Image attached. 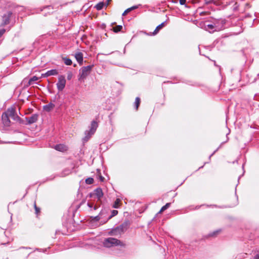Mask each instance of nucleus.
I'll list each match as a JSON object with an SVG mask.
<instances>
[{
	"label": "nucleus",
	"mask_w": 259,
	"mask_h": 259,
	"mask_svg": "<svg viewBox=\"0 0 259 259\" xmlns=\"http://www.w3.org/2000/svg\"><path fill=\"white\" fill-rule=\"evenodd\" d=\"M94 64H90L85 66H83L79 70L78 75V80L80 82L84 81L87 77L92 72V69L94 67Z\"/></svg>",
	"instance_id": "obj_3"
},
{
	"label": "nucleus",
	"mask_w": 259,
	"mask_h": 259,
	"mask_svg": "<svg viewBox=\"0 0 259 259\" xmlns=\"http://www.w3.org/2000/svg\"><path fill=\"white\" fill-rule=\"evenodd\" d=\"M109 210V208L102 207V208L101 209V211L99 213L100 217H101V219L104 218L108 214Z\"/></svg>",
	"instance_id": "obj_21"
},
{
	"label": "nucleus",
	"mask_w": 259,
	"mask_h": 259,
	"mask_svg": "<svg viewBox=\"0 0 259 259\" xmlns=\"http://www.w3.org/2000/svg\"><path fill=\"white\" fill-rule=\"evenodd\" d=\"M131 222L129 220L126 219L120 225L114 226L110 229H108L107 235L109 236H118L124 233L126 230L130 227Z\"/></svg>",
	"instance_id": "obj_1"
},
{
	"label": "nucleus",
	"mask_w": 259,
	"mask_h": 259,
	"mask_svg": "<svg viewBox=\"0 0 259 259\" xmlns=\"http://www.w3.org/2000/svg\"><path fill=\"white\" fill-rule=\"evenodd\" d=\"M87 199L86 197L83 198L81 200V201L79 202L80 205H82L83 204H84L86 202Z\"/></svg>",
	"instance_id": "obj_47"
},
{
	"label": "nucleus",
	"mask_w": 259,
	"mask_h": 259,
	"mask_svg": "<svg viewBox=\"0 0 259 259\" xmlns=\"http://www.w3.org/2000/svg\"><path fill=\"white\" fill-rule=\"evenodd\" d=\"M88 130H87L84 132L85 136L82 139V144L81 146H84V143L87 142L91 138L92 136L94 134H92L91 133L88 132Z\"/></svg>",
	"instance_id": "obj_19"
},
{
	"label": "nucleus",
	"mask_w": 259,
	"mask_h": 259,
	"mask_svg": "<svg viewBox=\"0 0 259 259\" xmlns=\"http://www.w3.org/2000/svg\"><path fill=\"white\" fill-rule=\"evenodd\" d=\"M104 7H105V4L104 2H100L95 5L94 8H96L97 10L100 11L104 8Z\"/></svg>",
	"instance_id": "obj_27"
},
{
	"label": "nucleus",
	"mask_w": 259,
	"mask_h": 259,
	"mask_svg": "<svg viewBox=\"0 0 259 259\" xmlns=\"http://www.w3.org/2000/svg\"><path fill=\"white\" fill-rule=\"evenodd\" d=\"M211 61H212V60H211ZM213 62H214V65H215L216 67H217L218 68V69H219V71H220V70H221V67H220V66H217V65H215V61H213Z\"/></svg>",
	"instance_id": "obj_59"
},
{
	"label": "nucleus",
	"mask_w": 259,
	"mask_h": 259,
	"mask_svg": "<svg viewBox=\"0 0 259 259\" xmlns=\"http://www.w3.org/2000/svg\"><path fill=\"white\" fill-rule=\"evenodd\" d=\"M54 149L59 152H64L67 150L66 147L62 144H56L54 147Z\"/></svg>",
	"instance_id": "obj_23"
},
{
	"label": "nucleus",
	"mask_w": 259,
	"mask_h": 259,
	"mask_svg": "<svg viewBox=\"0 0 259 259\" xmlns=\"http://www.w3.org/2000/svg\"><path fill=\"white\" fill-rule=\"evenodd\" d=\"M141 102V98L139 97H137L134 103V107L135 109L137 111Z\"/></svg>",
	"instance_id": "obj_25"
},
{
	"label": "nucleus",
	"mask_w": 259,
	"mask_h": 259,
	"mask_svg": "<svg viewBox=\"0 0 259 259\" xmlns=\"http://www.w3.org/2000/svg\"><path fill=\"white\" fill-rule=\"evenodd\" d=\"M18 122L20 124H24V125H25V123H26V121H25V120L24 119L22 118L21 117L20 118V119H19Z\"/></svg>",
	"instance_id": "obj_42"
},
{
	"label": "nucleus",
	"mask_w": 259,
	"mask_h": 259,
	"mask_svg": "<svg viewBox=\"0 0 259 259\" xmlns=\"http://www.w3.org/2000/svg\"><path fill=\"white\" fill-rule=\"evenodd\" d=\"M82 148H80V150H79V154H84V150L83 149V147L82 146H81Z\"/></svg>",
	"instance_id": "obj_52"
},
{
	"label": "nucleus",
	"mask_w": 259,
	"mask_h": 259,
	"mask_svg": "<svg viewBox=\"0 0 259 259\" xmlns=\"http://www.w3.org/2000/svg\"><path fill=\"white\" fill-rule=\"evenodd\" d=\"M20 116H17V117H16V118L14 120H15V121H17L18 122L19 119H20Z\"/></svg>",
	"instance_id": "obj_58"
},
{
	"label": "nucleus",
	"mask_w": 259,
	"mask_h": 259,
	"mask_svg": "<svg viewBox=\"0 0 259 259\" xmlns=\"http://www.w3.org/2000/svg\"><path fill=\"white\" fill-rule=\"evenodd\" d=\"M100 27L102 29L106 30V29H106V24H105V23H102V24L100 25Z\"/></svg>",
	"instance_id": "obj_46"
},
{
	"label": "nucleus",
	"mask_w": 259,
	"mask_h": 259,
	"mask_svg": "<svg viewBox=\"0 0 259 259\" xmlns=\"http://www.w3.org/2000/svg\"><path fill=\"white\" fill-rule=\"evenodd\" d=\"M167 22V20H165V21L162 22L161 24L157 25L154 30L152 32L151 35H153V36L156 35L157 34L160 30H161L166 25Z\"/></svg>",
	"instance_id": "obj_15"
},
{
	"label": "nucleus",
	"mask_w": 259,
	"mask_h": 259,
	"mask_svg": "<svg viewBox=\"0 0 259 259\" xmlns=\"http://www.w3.org/2000/svg\"><path fill=\"white\" fill-rule=\"evenodd\" d=\"M82 188L81 187V186H80L78 190V194L77 195V198L79 199L80 198H81L83 197V194L82 193H81L80 192V191H81V189H82Z\"/></svg>",
	"instance_id": "obj_37"
},
{
	"label": "nucleus",
	"mask_w": 259,
	"mask_h": 259,
	"mask_svg": "<svg viewBox=\"0 0 259 259\" xmlns=\"http://www.w3.org/2000/svg\"><path fill=\"white\" fill-rule=\"evenodd\" d=\"M61 98V95L60 94V92L58 91L57 93L55 95V96L52 99L51 102L53 103L56 102L57 101H58Z\"/></svg>",
	"instance_id": "obj_31"
},
{
	"label": "nucleus",
	"mask_w": 259,
	"mask_h": 259,
	"mask_svg": "<svg viewBox=\"0 0 259 259\" xmlns=\"http://www.w3.org/2000/svg\"><path fill=\"white\" fill-rule=\"evenodd\" d=\"M87 199L89 197L90 198L93 199L94 198H96L94 191L89 193L85 197Z\"/></svg>",
	"instance_id": "obj_38"
},
{
	"label": "nucleus",
	"mask_w": 259,
	"mask_h": 259,
	"mask_svg": "<svg viewBox=\"0 0 259 259\" xmlns=\"http://www.w3.org/2000/svg\"><path fill=\"white\" fill-rule=\"evenodd\" d=\"M96 178L101 182H103L105 180V178L102 175L101 170L100 168L97 169Z\"/></svg>",
	"instance_id": "obj_26"
},
{
	"label": "nucleus",
	"mask_w": 259,
	"mask_h": 259,
	"mask_svg": "<svg viewBox=\"0 0 259 259\" xmlns=\"http://www.w3.org/2000/svg\"><path fill=\"white\" fill-rule=\"evenodd\" d=\"M123 27L121 25H118L115 27L111 29L114 33H117L119 32H121Z\"/></svg>",
	"instance_id": "obj_30"
},
{
	"label": "nucleus",
	"mask_w": 259,
	"mask_h": 259,
	"mask_svg": "<svg viewBox=\"0 0 259 259\" xmlns=\"http://www.w3.org/2000/svg\"><path fill=\"white\" fill-rule=\"evenodd\" d=\"M225 23L223 20H217L211 18V32L218 31L224 29Z\"/></svg>",
	"instance_id": "obj_4"
},
{
	"label": "nucleus",
	"mask_w": 259,
	"mask_h": 259,
	"mask_svg": "<svg viewBox=\"0 0 259 259\" xmlns=\"http://www.w3.org/2000/svg\"><path fill=\"white\" fill-rule=\"evenodd\" d=\"M38 116L39 115L38 113H34L32 114L30 117H25V125H31L36 122L38 120Z\"/></svg>",
	"instance_id": "obj_10"
},
{
	"label": "nucleus",
	"mask_w": 259,
	"mask_h": 259,
	"mask_svg": "<svg viewBox=\"0 0 259 259\" xmlns=\"http://www.w3.org/2000/svg\"><path fill=\"white\" fill-rule=\"evenodd\" d=\"M62 60L66 65L70 66L72 64L71 59L68 57H62Z\"/></svg>",
	"instance_id": "obj_28"
},
{
	"label": "nucleus",
	"mask_w": 259,
	"mask_h": 259,
	"mask_svg": "<svg viewBox=\"0 0 259 259\" xmlns=\"http://www.w3.org/2000/svg\"><path fill=\"white\" fill-rule=\"evenodd\" d=\"M66 80L64 75H60L58 77V81L56 83L57 88L59 92H62L65 88Z\"/></svg>",
	"instance_id": "obj_6"
},
{
	"label": "nucleus",
	"mask_w": 259,
	"mask_h": 259,
	"mask_svg": "<svg viewBox=\"0 0 259 259\" xmlns=\"http://www.w3.org/2000/svg\"><path fill=\"white\" fill-rule=\"evenodd\" d=\"M103 246L106 248H110L114 246H121L124 247L125 244L120 240L113 238L108 237L105 238L103 242Z\"/></svg>",
	"instance_id": "obj_2"
},
{
	"label": "nucleus",
	"mask_w": 259,
	"mask_h": 259,
	"mask_svg": "<svg viewBox=\"0 0 259 259\" xmlns=\"http://www.w3.org/2000/svg\"><path fill=\"white\" fill-rule=\"evenodd\" d=\"M10 117V116H9V113L7 109L2 113L1 117L2 122L4 126L9 127L12 124H13V123L11 122Z\"/></svg>",
	"instance_id": "obj_7"
},
{
	"label": "nucleus",
	"mask_w": 259,
	"mask_h": 259,
	"mask_svg": "<svg viewBox=\"0 0 259 259\" xmlns=\"http://www.w3.org/2000/svg\"><path fill=\"white\" fill-rule=\"evenodd\" d=\"M99 115L96 116V119H93L91 123L90 126V130L88 132L91 133L92 134H94L99 126V122L96 120Z\"/></svg>",
	"instance_id": "obj_11"
},
{
	"label": "nucleus",
	"mask_w": 259,
	"mask_h": 259,
	"mask_svg": "<svg viewBox=\"0 0 259 259\" xmlns=\"http://www.w3.org/2000/svg\"><path fill=\"white\" fill-rule=\"evenodd\" d=\"M59 74V71L57 69H52L48 70L45 73H41V76L39 77L41 78H46L50 76H55Z\"/></svg>",
	"instance_id": "obj_12"
},
{
	"label": "nucleus",
	"mask_w": 259,
	"mask_h": 259,
	"mask_svg": "<svg viewBox=\"0 0 259 259\" xmlns=\"http://www.w3.org/2000/svg\"><path fill=\"white\" fill-rule=\"evenodd\" d=\"M198 26L210 33V21L208 20L201 21L198 23Z\"/></svg>",
	"instance_id": "obj_8"
},
{
	"label": "nucleus",
	"mask_w": 259,
	"mask_h": 259,
	"mask_svg": "<svg viewBox=\"0 0 259 259\" xmlns=\"http://www.w3.org/2000/svg\"><path fill=\"white\" fill-rule=\"evenodd\" d=\"M210 237V232L208 233L207 235L203 236L202 240H205Z\"/></svg>",
	"instance_id": "obj_44"
},
{
	"label": "nucleus",
	"mask_w": 259,
	"mask_h": 259,
	"mask_svg": "<svg viewBox=\"0 0 259 259\" xmlns=\"http://www.w3.org/2000/svg\"><path fill=\"white\" fill-rule=\"evenodd\" d=\"M118 213V211L117 210L113 209L111 210V215L113 216V217L117 215Z\"/></svg>",
	"instance_id": "obj_40"
},
{
	"label": "nucleus",
	"mask_w": 259,
	"mask_h": 259,
	"mask_svg": "<svg viewBox=\"0 0 259 259\" xmlns=\"http://www.w3.org/2000/svg\"><path fill=\"white\" fill-rule=\"evenodd\" d=\"M205 4L208 5L210 4V0H205Z\"/></svg>",
	"instance_id": "obj_61"
},
{
	"label": "nucleus",
	"mask_w": 259,
	"mask_h": 259,
	"mask_svg": "<svg viewBox=\"0 0 259 259\" xmlns=\"http://www.w3.org/2000/svg\"><path fill=\"white\" fill-rule=\"evenodd\" d=\"M55 107V104L52 102H50L48 104L44 105L42 106V110L46 112H50L54 109Z\"/></svg>",
	"instance_id": "obj_17"
},
{
	"label": "nucleus",
	"mask_w": 259,
	"mask_h": 259,
	"mask_svg": "<svg viewBox=\"0 0 259 259\" xmlns=\"http://www.w3.org/2000/svg\"><path fill=\"white\" fill-rule=\"evenodd\" d=\"M81 206V205H80V204H79V203L78 204H77V205H76V209H79V208L80 207V206Z\"/></svg>",
	"instance_id": "obj_63"
},
{
	"label": "nucleus",
	"mask_w": 259,
	"mask_h": 259,
	"mask_svg": "<svg viewBox=\"0 0 259 259\" xmlns=\"http://www.w3.org/2000/svg\"><path fill=\"white\" fill-rule=\"evenodd\" d=\"M186 0H179V3L181 5H185L186 8H188V6L186 4Z\"/></svg>",
	"instance_id": "obj_43"
},
{
	"label": "nucleus",
	"mask_w": 259,
	"mask_h": 259,
	"mask_svg": "<svg viewBox=\"0 0 259 259\" xmlns=\"http://www.w3.org/2000/svg\"><path fill=\"white\" fill-rule=\"evenodd\" d=\"M28 188L27 189V190H26V192L25 194L23 195V196L22 197V199H22L23 198H24L25 197V196L27 195V193H28Z\"/></svg>",
	"instance_id": "obj_62"
},
{
	"label": "nucleus",
	"mask_w": 259,
	"mask_h": 259,
	"mask_svg": "<svg viewBox=\"0 0 259 259\" xmlns=\"http://www.w3.org/2000/svg\"><path fill=\"white\" fill-rule=\"evenodd\" d=\"M163 211H160V210L156 214L155 216L153 218V219H152V221H153L155 218L159 214H160L161 212H162Z\"/></svg>",
	"instance_id": "obj_54"
},
{
	"label": "nucleus",
	"mask_w": 259,
	"mask_h": 259,
	"mask_svg": "<svg viewBox=\"0 0 259 259\" xmlns=\"http://www.w3.org/2000/svg\"><path fill=\"white\" fill-rule=\"evenodd\" d=\"M56 176L57 175H52L50 177H47L45 181H43L41 182V184L44 183L45 182H46L47 181L53 180L56 178Z\"/></svg>",
	"instance_id": "obj_36"
},
{
	"label": "nucleus",
	"mask_w": 259,
	"mask_h": 259,
	"mask_svg": "<svg viewBox=\"0 0 259 259\" xmlns=\"http://www.w3.org/2000/svg\"><path fill=\"white\" fill-rule=\"evenodd\" d=\"M44 9H47L48 10H50L51 9H53L51 5H48L45 6Z\"/></svg>",
	"instance_id": "obj_53"
},
{
	"label": "nucleus",
	"mask_w": 259,
	"mask_h": 259,
	"mask_svg": "<svg viewBox=\"0 0 259 259\" xmlns=\"http://www.w3.org/2000/svg\"><path fill=\"white\" fill-rule=\"evenodd\" d=\"M34 208L35 210V213L37 215H38L40 213L41 209H40V207H39L38 206H37L35 202H34Z\"/></svg>",
	"instance_id": "obj_34"
},
{
	"label": "nucleus",
	"mask_w": 259,
	"mask_h": 259,
	"mask_svg": "<svg viewBox=\"0 0 259 259\" xmlns=\"http://www.w3.org/2000/svg\"><path fill=\"white\" fill-rule=\"evenodd\" d=\"M13 15V13L9 11H8L7 14H5L3 16V24L4 25H7L10 23V18Z\"/></svg>",
	"instance_id": "obj_18"
},
{
	"label": "nucleus",
	"mask_w": 259,
	"mask_h": 259,
	"mask_svg": "<svg viewBox=\"0 0 259 259\" xmlns=\"http://www.w3.org/2000/svg\"><path fill=\"white\" fill-rule=\"evenodd\" d=\"M207 163H208V162H205L203 165L200 166V167H199V168H198L196 171H198V170H199V169H200L202 168L203 167L204 165L205 164Z\"/></svg>",
	"instance_id": "obj_57"
},
{
	"label": "nucleus",
	"mask_w": 259,
	"mask_h": 259,
	"mask_svg": "<svg viewBox=\"0 0 259 259\" xmlns=\"http://www.w3.org/2000/svg\"><path fill=\"white\" fill-rule=\"evenodd\" d=\"M94 182V179L93 178L90 177H88L87 179H85V183L86 184L88 185H91L93 184Z\"/></svg>",
	"instance_id": "obj_32"
},
{
	"label": "nucleus",
	"mask_w": 259,
	"mask_h": 259,
	"mask_svg": "<svg viewBox=\"0 0 259 259\" xmlns=\"http://www.w3.org/2000/svg\"><path fill=\"white\" fill-rule=\"evenodd\" d=\"M6 32V29L5 28L0 29V37L4 34Z\"/></svg>",
	"instance_id": "obj_48"
},
{
	"label": "nucleus",
	"mask_w": 259,
	"mask_h": 259,
	"mask_svg": "<svg viewBox=\"0 0 259 259\" xmlns=\"http://www.w3.org/2000/svg\"><path fill=\"white\" fill-rule=\"evenodd\" d=\"M7 110L9 113V116H10V117H11L13 120H14L16 117H17V116H18L17 113L16 108L14 106V105L9 107Z\"/></svg>",
	"instance_id": "obj_13"
},
{
	"label": "nucleus",
	"mask_w": 259,
	"mask_h": 259,
	"mask_svg": "<svg viewBox=\"0 0 259 259\" xmlns=\"http://www.w3.org/2000/svg\"><path fill=\"white\" fill-rule=\"evenodd\" d=\"M219 232H220V231H214L213 232L211 233V237L216 236V235L218 234V233Z\"/></svg>",
	"instance_id": "obj_50"
},
{
	"label": "nucleus",
	"mask_w": 259,
	"mask_h": 259,
	"mask_svg": "<svg viewBox=\"0 0 259 259\" xmlns=\"http://www.w3.org/2000/svg\"><path fill=\"white\" fill-rule=\"evenodd\" d=\"M253 259H259V252L254 256Z\"/></svg>",
	"instance_id": "obj_56"
},
{
	"label": "nucleus",
	"mask_w": 259,
	"mask_h": 259,
	"mask_svg": "<svg viewBox=\"0 0 259 259\" xmlns=\"http://www.w3.org/2000/svg\"><path fill=\"white\" fill-rule=\"evenodd\" d=\"M141 32H143L144 34H145L146 35H149V36H153V35H151L152 32L148 33L146 31H142Z\"/></svg>",
	"instance_id": "obj_51"
},
{
	"label": "nucleus",
	"mask_w": 259,
	"mask_h": 259,
	"mask_svg": "<svg viewBox=\"0 0 259 259\" xmlns=\"http://www.w3.org/2000/svg\"><path fill=\"white\" fill-rule=\"evenodd\" d=\"M203 47L205 49H209L210 48V45H208V46H204Z\"/></svg>",
	"instance_id": "obj_60"
},
{
	"label": "nucleus",
	"mask_w": 259,
	"mask_h": 259,
	"mask_svg": "<svg viewBox=\"0 0 259 259\" xmlns=\"http://www.w3.org/2000/svg\"><path fill=\"white\" fill-rule=\"evenodd\" d=\"M47 89L48 92L50 94H54L55 93V91L54 90H53L50 88V87L49 85L47 87Z\"/></svg>",
	"instance_id": "obj_45"
},
{
	"label": "nucleus",
	"mask_w": 259,
	"mask_h": 259,
	"mask_svg": "<svg viewBox=\"0 0 259 259\" xmlns=\"http://www.w3.org/2000/svg\"><path fill=\"white\" fill-rule=\"evenodd\" d=\"M198 49H199V52L200 55L203 56L205 57L206 58H208L209 60H210V58H209V57L206 56L205 54L202 53V52L200 49V45L198 46Z\"/></svg>",
	"instance_id": "obj_39"
},
{
	"label": "nucleus",
	"mask_w": 259,
	"mask_h": 259,
	"mask_svg": "<svg viewBox=\"0 0 259 259\" xmlns=\"http://www.w3.org/2000/svg\"><path fill=\"white\" fill-rule=\"evenodd\" d=\"M113 218V216H112L111 214L107 218V219L105 220V222H103V224H106L107 223L108 221H109L110 219H111Z\"/></svg>",
	"instance_id": "obj_49"
},
{
	"label": "nucleus",
	"mask_w": 259,
	"mask_h": 259,
	"mask_svg": "<svg viewBox=\"0 0 259 259\" xmlns=\"http://www.w3.org/2000/svg\"><path fill=\"white\" fill-rule=\"evenodd\" d=\"M91 218L93 222H97L101 219L99 214L96 216H92Z\"/></svg>",
	"instance_id": "obj_35"
},
{
	"label": "nucleus",
	"mask_w": 259,
	"mask_h": 259,
	"mask_svg": "<svg viewBox=\"0 0 259 259\" xmlns=\"http://www.w3.org/2000/svg\"><path fill=\"white\" fill-rule=\"evenodd\" d=\"M72 76H73V74H72V73L71 72H68L67 73V79L68 80H71V78H72Z\"/></svg>",
	"instance_id": "obj_41"
},
{
	"label": "nucleus",
	"mask_w": 259,
	"mask_h": 259,
	"mask_svg": "<svg viewBox=\"0 0 259 259\" xmlns=\"http://www.w3.org/2000/svg\"><path fill=\"white\" fill-rule=\"evenodd\" d=\"M74 57L78 63V64L81 66L83 64V54L81 52H77L74 54Z\"/></svg>",
	"instance_id": "obj_14"
},
{
	"label": "nucleus",
	"mask_w": 259,
	"mask_h": 259,
	"mask_svg": "<svg viewBox=\"0 0 259 259\" xmlns=\"http://www.w3.org/2000/svg\"><path fill=\"white\" fill-rule=\"evenodd\" d=\"M94 193L96 198L97 200H99L103 196L104 193L103 190L101 187H97L94 190Z\"/></svg>",
	"instance_id": "obj_16"
},
{
	"label": "nucleus",
	"mask_w": 259,
	"mask_h": 259,
	"mask_svg": "<svg viewBox=\"0 0 259 259\" xmlns=\"http://www.w3.org/2000/svg\"><path fill=\"white\" fill-rule=\"evenodd\" d=\"M171 205V202H167L165 205L162 206L160 209V211H164L168 209Z\"/></svg>",
	"instance_id": "obj_33"
},
{
	"label": "nucleus",
	"mask_w": 259,
	"mask_h": 259,
	"mask_svg": "<svg viewBox=\"0 0 259 259\" xmlns=\"http://www.w3.org/2000/svg\"><path fill=\"white\" fill-rule=\"evenodd\" d=\"M41 250V248H35V250H37V251H40Z\"/></svg>",
	"instance_id": "obj_64"
},
{
	"label": "nucleus",
	"mask_w": 259,
	"mask_h": 259,
	"mask_svg": "<svg viewBox=\"0 0 259 259\" xmlns=\"http://www.w3.org/2000/svg\"><path fill=\"white\" fill-rule=\"evenodd\" d=\"M39 79H40V77H37L36 75H34L32 77H30V78H27L26 77L24 78L23 79L21 83L22 84H24L23 89H25L28 88L30 85L33 83H35L41 87H44L43 85L41 84L39 82H35L39 80Z\"/></svg>",
	"instance_id": "obj_5"
},
{
	"label": "nucleus",
	"mask_w": 259,
	"mask_h": 259,
	"mask_svg": "<svg viewBox=\"0 0 259 259\" xmlns=\"http://www.w3.org/2000/svg\"><path fill=\"white\" fill-rule=\"evenodd\" d=\"M142 7V5L141 4H138V5H134L127 9H126L124 12L123 13H122V16H124L126 14H127L128 13H129L130 12H131V11H133V10H136L137 9H138L140 7Z\"/></svg>",
	"instance_id": "obj_20"
},
{
	"label": "nucleus",
	"mask_w": 259,
	"mask_h": 259,
	"mask_svg": "<svg viewBox=\"0 0 259 259\" xmlns=\"http://www.w3.org/2000/svg\"><path fill=\"white\" fill-rule=\"evenodd\" d=\"M98 200L96 201L95 200L91 199V200H89L87 202V206L90 208V211H93L94 210H96L100 207V204L98 202Z\"/></svg>",
	"instance_id": "obj_9"
},
{
	"label": "nucleus",
	"mask_w": 259,
	"mask_h": 259,
	"mask_svg": "<svg viewBox=\"0 0 259 259\" xmlns=\"http://www.w3.org/2000/svg\"><path fill=\"white\" fill-rule=\"evenodd\" d=\"M121 201V199L119 198H116L113 203L112 204V207L113 208H119L120 206L119 205V203Z\"/></svg>",
	"instance_id": "obj_29"
},
{
	"label": "nucleus",
	"mask_w": 259,
	"mask_h": 259,
	"mask_svg": "<svg viewBox=\"0 0 259 259\" xmlns=\"http://www.w3.org/2000/svg\"><path fill=\"white\" fill-rule=\"evenodd\" d=\"M203 207H205L206 208H209V207H210V205L203 204L201 205H197L195 207L193 205H190L188 207V208L190 210H197V209H200Z\"/></svg>",
	"instance_id": "obj_22"
},
{
	"label": "nucleus",
	"mask_w": 259,
	"mask_h": 259,
	"mask_svg": "<svg viewBox=\"0 0 259 259\" xmlns=\"http://www.w3.org/2000/svg\"><path fill=\"white\" fill-rule=\"evenodd\" d=\"M71 172V169L69 168H66L64 169L60 174L57 175V176L60 177H65L70 174Z\"/></svg>",
	"instance_id": "obj_24"
},
{
	"label": "nucleus",
	"mask_w": 259,
	"mask_h": 259,
	"mask_svg": "<svg viewBox=\"0 0 259 259\" xmlns=\"http://www.w3.org/2000/svg\"><path fill=\"white\" fill-rule=\"evenodd\" d=\"M207 13H208V12H207V11H203V12H200V15H206Z\"/></svg>",
	"instance_id": "obj_55"
}]
</instances>
